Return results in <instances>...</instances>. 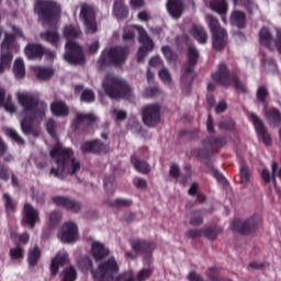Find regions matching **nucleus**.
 <instances>
[{"label":"nucleus","instance_id":"nucleus-3","mask_svg":"<svg viewBox=\"0 0 281 281\" xmlns=\"http://www.w3.org/2000/svg\"><path fill=\"white\" fill-rule=\"evenodd\" d=\"M64 36L67 38L65 60L70 65H82L85 63V55H82V48L76 42L69 41V38H76L80 36V27L72 24L66 25L64 29Z\"/></svg>","mask_w":281,"mask_h":281},{"label":"nucleus","instance_id":"nucleus-42","mask_svg":"<svg viewBox=\"0 0 281 281\" xmlns=\"http://www.w3.org/2000/svg\"><path fill=\"white\" fill-rule=\"evenodd\" d=\"M77 274L74 267H69L64 270L61 281H76Z\"/></svg>","mask_w":281,"mask_h":281},{"label":"nucleus","instance_id":"nucleus-25","mask_svg":"<svg viewBox=\"0 0 281 281\" xmlns=\"http://www.w3.org/2000/svg\"><path fill=\"white\" fill-rule=\"evenodd\" d=\"M210 8L213 12H217V14L222 15L223 23H227V19H225V14H227V3L225 0H213L210 3Z\"/></svg>","mask_w":281,"mask_h":281},{"label":"nucleus","instance_id":"nucleus-40","mask_svg":"<svg viewBox=\"0 0 281 281\" xmlns=\"http://www.w3.org/2000/svg\"><path fill=\"white\" fill-rule=\"evenodd\" d=\"M266 117L270 124H280L281 122V114L280 111L277 109H272L270 112L266 113Z\"/></svg>","mask_w":281,"mask_h":281},{"label":"nucleus","instance_id":"nucleus-2","mask_svg":"<svg viewBox=\"0 0 281 281\" xmlns=\"http://www.w3.org/2000/svg\"><path fill=\"white\" fill-rule=\"evenodd\" d=\"M120 273V266L115 258H110L105 262L100 263L97 270H92V277L95 281H135L133 271H127L115 277Z\"/></svg>","mask_w":281,"mask_h":281},{"label":"nucleus","instance_id":"nucleus-22","mask_svg":"<svg viewBox=\"0 0 281 281\" xmlns=\"http://www.w3.org/2000/svg\"><path fill=\"white\" fill-rule=\"evenodd\" d=\"M0 106L8 113H14L16 111V106L12 102V95L5 92V89L0 88Z\"/></svg>","mask_w":281,"mask_h":281},{"label":"nucleus","instance_id":"nucleus-37","mask_svg":"<svg viewBox=\"0 0 281 281\" xmlns=\"http://www.w3.org/2000/svg\"><path fill=\"white\" fill-rule=\"evenodd\" d=\"M239 177H240V183L243 186H247L249 181H251V173L249 172V168L245 165H241L239 168Z\"/></svg>","mask_w":281,"mask_h":281},{"label":"nucleus","instance_id":"nucleus-52","mask_svg":"<svg viewBox=\"0 0 281 281\" xmlns=\"http://www.w3.org/2000/svg\"><path fill=\"white\" fill-rule=\"evenodd\" d=\"M21 126L25 135H30V133H32V120L24 119L21 122Z\"/></svg>","mask_w":281,"mask_h":281},{"label":"nucleus","instance_id":"nucleus-51","mask_svg":"<svg viewBox=\"0 0 281 281\" xmlns=\"http://www.w3.org/2000/svg\"><path fill=\"white\" fill-rule=\"evenodd\" d=\"M82 102H93L95 94L91 90H85L81 94Z\"/></svg>","mask_w":281,"mask_h":281},{"label":"nucleus","instance_id":"nucleus-38","mask_svg":"<svg viewBox=\"0 0 281 281\" xmlns=\"http://www.w3.org/2000/svg\"><path fill=\"white\" fill-rule=\"evenodd\" d=\"M205 21L211 30V33L214 34V32H220V30H224L221 27V24L218 23V20L212 15H206Z\"/></svg>","mask_w":281,"mask_h":281},{"label":"nucleus","instance_id":"nucleus-6","mask_svg":"<svg viewBox=\"0 0 281 281\" xmlns=\"http://www.w3.org/2000/svg\"><path fill=\"white\" fill-rule=\"evenodd\" d=\"M135 31H138V41L142 44L140 48L138 49L137 60L138 63H142V60L146 58L148 52H153V49L155 48V43H153V40H150L148 33H146V30L137 25H131L125 27L123 33V40L133 41V38H135Z\"/></svg>","mask_w":281,"mask_h":281},{"label":"nucleus","instance_id":"nucleus-46","mask_svg":"<svg viewBox=\"0 0 281 281\" xmlns=\"http://www.w3.org/2000/svg\"><path fill=\"white\" fill-rule=\"evenodd\" d=\"M203 146H204L203 148L201 147L193 148L191 150L192 157H204V155H206L207 153V149L210 148V145H205L204 143Z\"/></svg>","mask_w":281,"mask_h":281},{"label":"nucleus","instance_id":"nucleus-64","mask_svg":"<svg viewBox=\"0 0 281 281\" xmlns=\"http://www.w3.org/2000/svg\"><path fill=\"white\" fill-rule=\"evenodd\" d=\"M149 65L150 67H161V58L160 57H153L150 60H149Z\"/></svg>","mask_w":281,"mask_h":281},{"label":"nucleus","instance_id":"nucleus-17","mask_svg":"<svg viewBox=\"0 0 281 281\" xmlns=\"http://www.w3.org/2000/svg\"><path fill=\"white\" fill-rule=\"evenodd\" d=\"M250 121L252 122L259 139H261V142L266 145V146H271V135H269V133L267 132V128H265V124L262 123V121H260V119L258 117V115L256 114H250Z\"/></svg>","mask_w":281,"mask_h":281},{"label":"nucleus","instance_id":"nucleus-32","mask_svg":"<svg viewBox=\"0 0 281 281\" xmlns=\"http://www.w3.org/2000/svg\"><path fill=\"white\" fill-rule=\"evenodd\" d=\"M41 38L54 45V47H58L60 45V35L56 31H48L41 34Z\"/></svg>","mask_w":281,"mask_h":281},{"label":"nucleus","instance_id":"nucleus-55","mask_svg":"<svg viewBox=\"0 0 281 281\" xmlns=\"http://www.w3.org/2000/svg\"><path fill=\"white\" fill-rule=\"evenodd\" d=\"M203 236V229H192L186 233L187 238H201Z\"/></svg>","mask_w":281,"mask_h":281},{"label":"nucleus","instance_id":"nucleus-56","mask_svg":"<svg viewBox=\"0 0 281 281\" xmlns=\"http://www.w3.org/2000/svg\"><path fill=\"white\" fill-rule=\"evenodd\" d=\"M134 186L135 188H137L138 190H146V188L148 187V182L145 179L142 178H136L134 180Z\"/></svg>","mask_w":281,"mask_h":281},{"label":"nucleus","instance_id":"nucleus-33","mask_svg":"<svg viewBox=\"0 0 281 281\" xmlns=\"http://www.w3.org/2000/svg\"><path fill=\"white\" fill-rule=\"evenodd\" d=\"M27 260L30 267H36L38 265V260H41V248L38 246L29 249Z\"/></svg>","mask_w":281,"mask_h":281},{"label":"nucleus","instance_id":"nucleus-11","mask_svg":"<svg viewBox=\"0 0 281 281\" xmlns=\"http://www.w3.org/2000/svg\"><path fill=\"white\" fill-rule=\"evenodd\" d=\"M57 238L66 245L76 243L78 240V225L74 222H66L60 227Z\"/></svg>","mask_w":281,"mask_h":281},{"label":"nucleus","instance_id":"nucleus-61","mask_svg":"<svg viewBox=\"0 0 281 281\" xmlns=\"http://www.w3.org/2000/svg\"><path fill=\"white\" fill-rule=\"evenodd\" d=\"M18 238H19V243H22V245H27V243H30V234L27 233H23L19 235Z\"/></svg>","mask_w":281,"mask_h":281},{"label":"nucleus","instance_id":"nucleus-49","mask_svg":"<svg viewBox=\"0 0 281 281\" xmlns=\"http://www.w3.org/2000/svg\"><path fill=\"white\" fill-rule=\"evenodd\" d=\"M4 205L7 207V212H14V207H16V203L12 201V198L8 195V193L3 194Z\"/></svg>","mask_w":281,"mask_h":281},{"label":"nucleus","instance_id":"nucleus-45","mask_svg":"<svg viewBox=\"0 0 281 281\" xmlns=\"http://www.w3.org/2000/svg\"><path fill=\"white\" fill-rule=\"evenodd\" d=\"M4 133L5 135H8V137H11V139H14V142H16L18 144H25V142L23 140V138H21L16 131L12 128H5Z\"/></svg>","mask_w":281,"mask_h":281},{"label":"nucleus","instance_id":"nucleus-31","mask_svg":"<svg viewBox=\"0 0 281 281\" xmlns=\"http://www.w3.org/2000/svg\"><path fill=\"white\" fill-rule=\"evenodd\" d=\"M131 161L137 172H140L142 175H148V172H150V166L148 162L140 160L135 156L131 158Z\"/></svg>","mask_w":281,"mask_h":281},{"label":"nucleus","instance_id":"nucleus-62","mask_svg":"<svg viewBox=\"0 0 281 281\" xmlns=\"http://www.w3.org/2000/svg\"><path fill=\"white\" fill-rule=\"evenodd\" d=\"M227 110V103H225V101L220 102L216 106H215V113H223L224 111Z\"/></svg>","mask_w":281,"mask_h":281},{"label":"nucleus","instance_id":"nucleus-24","mask_svg":"<svg viewBox=\"0 0 281 281\" xmlns=\"http://www.w3.org/2000/svg\"><path fill=\"white\" fill-rule=\"evenodd\" d=\"M271 168H272V176H271V173H269V170L263 169L261 171V179H263V181H266V183H271V181H272L273 184L276 186V177L281 179V168L278 167L277 162H272Z\"/></svg>","mask_w":281,"mask_h":281},{"label":"nucleus","instance_id":"nucleus-13","mask_svg":"<svg viewBox=\"0 0 281 281\" xmlns=\"http://www.w3.org/2000/svg\"><path fill=\"white\" fill-rule=\"evenodd\" d=\"M262 223V218L258 215L248 218L247 221L235 220L231 226L234 232H239V234H249L254 232L258 225Z\"/></svg>","mask_w":281,"mask_h":281},{"label":"nucleus","instance_id":"nucleus-5","mask_svg":"<svg viewBox=\"0 0 281 281\" xmlns=\"http://www.w3.org/2000/svg\"><path fill=\"white\" fill-rule=\"evenodd\" d=\"M16 100L24 109L25 115H33L36 120H43L47 111V103L38 101L26 91L16 92Z\"/></svg>","mask_w":281,"mask_h":281},{"label":"nucleus","instance_id":"nucleus-15","mask_svg":"<svg viewBox=\"0 0 281 281\" xmlns=\"http://www.w3.org/2000/svg\"><path fill=\"white\" fill-rule=\"evenodd\" d=\"M161 108L157 104L147 105L143 112V122L146 126L153 127L159 124Z\"/></svg>","mask_w":281,"mask_h":281},{"label":"nucleus","instance_id":"nucleus-29","mask_svg":"<svg viewBox=\"0 0 281 281\" xmlns=\"http://www.w3.org/2000/svg\"><path fill=\"white\" fill-rule=\"evenodd\" d=\"M83 153H102L104 151V145L100 140L86 142L81 146Z\"/></svg>","mask_w":281,"mask_h":281},{"label":"nucleus","instance_id":"nucleus-50","mask_svg":"<svg viewBox=\"0 0 281 281\" xmlns=\"http://www.w3.org/2000/svg\"><path fill=\"white\" fill-rule=\"evenodd\" d=\"M267 88L260 87L257 91V98L263 104V109H267V101H265V98H267Z\"/></svg>","mask_w":281,"mask_h":281},{"label":"nucleus","instance_id":"nucleus-63","mask_svg":"<svg viewBox=\"0 0 281 281\" xmlns=\"http://www.w3.org/2000/svg\"><path fill=\"white\" fill-rule=\"evenodd\" d=\"M132 248L134 249V251H142V249H144V243L139 240H134L132 243Z\"/></svg>","mask_w":281,"mask_h":281},{"label":"nucleus","instance_id":"nucleus-9","mask_svg":"<svg viewBox=\"0 0 281 281\" xmlns=\"http://www.w3.org/2000/svg\"><path fill=\"white\" fill-rule=\"evenodd\" d=\"M213 80L220 82L222 87H229L232 82H234L235 89L237 91H241V93H246L247 87L238 78L229 76V71H227V66L225 64H221L215 74H213Z\"/></svg>","mask_w":281,"mask_h":281},{"label":"nucleus","instance_id":"nucleus-59","mask_svg":"<svg viewBox=\"0 0 281 281\" xmlns=\"http://www.w3.org/2000/svg\"><path fill=\"white\" fill-rule=\"evenodd\" d=\"M181 170L179 169V166L178 165H171L170 167V176L173 177L175 179H177V177H179Z\"/></svg>","mask_w":281,"mask_h":281},{"label":"nucleus","instance_id":"nucleus-57","mask_svg":"<svg viewBox=\"0 0 281 281\" xmlns=\"http://www.w3.org/2000/svg\"><path fill=\"white\" fill-rule=\"evenodd\" d=\"M112 115L116 120H126V112L124 110H112Z\"/></svg>","mask_w":281,"mask_h":281},{"label":"nucleus","instance_id":"nucleus-36","mask_svg":"<svg viewBox=\"0 0 281 281\" xmlns=\"http://www.w3.org/2000/svg\"><path fill=\"white\" fill-rule=\"evenodd\" d=\"M114 16H116V19L122 20V19H126V16H128V10L126 9V7L124 5V3L122 2H115L114 3V11H113Z\"/></svg>","mask_w":281,"mask_h":281},{"label":"nucleus","instance_id":"nucleus-47","mask_svg":"<svg viewBox=\"0 0 281 281\" xmlns=\"http://www.w3.org/2000/svg\"><path fill=\"white\" fill-rule=\"evenodd\" d=\"M191 225H201L203 223V215L201 212H193L189 215Z\"/></svg>","mask_w":281,"mask_h":281},{"label":"nucleus","instance_id":"nucleus-27","mask_svg":"<svg viewBox=\"0 0 281 281\" xmlns=\"http://www.w3.org/2000/svg\"><path fill=\"white\" fill-rule=\"evenodd\" d=\"M50 111L53 115H57L58 117H65V115H69V108L63 101H55L50 104Z\"/></svg>","mask_w":281,"mask_h":281},{"label":"nucleus","instance_id":"nucleus-30","mask_svg":"<svg viewBox=\"0 0 281 281\" xmlns=\"http://www.w3.org/2000/svg\"><path fill=\"white\" fill-rule=\"evenodd\" d=\"M191 35L201 45H205V43H207V32L203 26H193L191 29Z\"/></svg>","mask_w":281,"mask_h":281},{"label":"nucleus","instance_id":"nucleus-20","mask_svg":"<svg viewBox=\"0 0 281 281\" xmlns=\"http://www.w3.org/2000/svg\"><path fill=\"white\" fill-rule=\"evenodd\" d=\"M213 36V47L217 49V52H221V49H225V46L227 45V31L225 29H222L217 32L212 33Z\"/></svg>","mask_w":281,"mask_h":281},{"label":"nucleus","instance_id":"nucleus-14","mask_svg":"<svg viewBox=\"0 0 281 281\" xmlns=\"http://www.w3.org/2000/svg\"><path fill=\"white\" fill-rule=\"evenodd\" d=\"M259 41L261 45H265V47H268V49L277 48L279 54H281V31H277V41H276L271 35V31H269V29L267 27H263L259 32Z\"/></svg>","mask_w":281,"mask_h":281},{"label":"nucleus","instance_id":"nucleus-41","mask_svg":"<svg viewBox=\"0 0 281 281\" xmlns=\"http://www.w3.org/2000/svg\"><path fill=\"white\" fill-rule=\"evenodd\" d=\"M10 256L12 260H23L25 256V249L22 246H16L10 249Z\"/></svg>","mask_w":281,"mask_h":281},{"label":"nucleus","instance_id":"nucleus-35","mask_svg":"<svg viewBox=\"0 0 281 281\" xmlns=\"http://www.w3.org/2000/svg\"><path fill=\"white\" fill-rule=\"evenodd\" d=\"M232 25H236V27H245V13L240 11H234L231 15Z\"/></svg>","mask_w":281,"mask_h":281},{"label":"nucleus","instance_id":"nucleus-12","mask_svg":"<svg viewBox=\"0 0 281 281\" xmlns=\"http://www.w3.org/2000/svg\"><path fill=\"white\" fill-rule=\"evenodd\" d=\"M80 19L83 21L86 25L87 34H94L98 32V25L95 24V9L89 4H82Z\"/></svg>","mask_w":281,"mask_h":281},{"label":"nucleus","instance_id":"nucleus-43","mask_svg":"<svg viewBox=\"0 0 281 281\" xmlns=\"http://www.w3.org/2000/svg\"><path fill=\"white\" fill-rule=\"evenodd\" d=\"M218 234H221V229H218V228L203 229V236H205V238H209V240H215L216 236H218Z\"/></svg>","mask_w":281,"mask_h":281},{"label":"nucleus","instance_id":"nucleus-48","mask_svg":"<svg viewBox=\"0 0 281 281\" xmlns=\"http://www.w3.org/2000/svg\"><path fill=\"white\" fill-rule=\"evenodd\" d=\"M159 78L165 85H172V78L170 77V72L168 71V69L162 68L159 71Z\"/></svg>","mask_w":281,"mask_h":281},{"label":"nucleus","instance_id":"nucleus-54","mask_svg":"<svg viewBox=\"0 0 281 281\" xmlns=\"http://www.w3.org/2000/svg\"><path fill=\"white\" fill-rule=\"evenodd\" d=\"M114 207H128L132 205L131 200H124V199H116L114 200L113 204Z\"/></svg>","mask_w":281,"mask_h":281},{"label":"nucleus","instance_id":"nucleus-23","mask_svg":"<svg viewBox=\"0 0 281 281\" xmlns=\"http://www.w3.org/2000/svg\"><path fill=\"white\" fill-rule=\"evenodd\" d=\"M167 10L172 19H179L183 14V3L181 0H169Z\"/></svg>","mask_w":281,"mask_h":281},{"label":"nucleus","instance_id":"nucleus-60","mask_svg":"<svg viewBox=\"0 0 281 281\" xmlns=\"http://www.w3.org/2000/svg\"><path fill=\"white\" fill-rule=\"evenodd\" d=\"M9 175H8V169H5V167H3V165H0V179L2 181H8L9 179Z\"/></svg>","mask_w":281,"mask_h":281},{"label":"nucleus","instance_id":"nucleus-53","mask_svg":"<svg viewBox=\"0 0 281 281\" xmlns=\"http://www.w3.org/2000/svg\"><path fill=\"white\" fill-rule=\"evenodd\" d=\"M150 273H153V270L150 269H143L138 272L136 280L137 281H144V280H148V278H150Z\"/></svg>","mask_w":281,"mask_h":281},{"label":"nucleus","instance_id":"nucleus-4","mask_svg":"<svg viewBox=\"0 0 281 281\" xmlns=\"http://www.w3.org/2000/svg\"><path fill=\"white\" fill-rule=\"evenodd\" d=\"M103 88L106 95L112 100H120V98L131 100V98H133L131 86L119 77L112 75L106 76L103 81Z\"/></svg>","mask_w":281,"mask_h":281},{"label":"nucleus","instance_id":"nucleus-18","mask_svg":"<svg viewBox=\"0 0 281 281\" xmlns=\"http://www.w3.org/2000/svg\"><path fill=\"white\" fill-rule=\"evenodd\" d=\"M52 201H53V203H55V205L65 207L66 210H69L70 212H80V210H81L80 203L76 202L74 200H69V198L54 196L52 199Z\"/></svg>","mask_w":281,"mask_h":281},{"label":"nucleus","instance_id":"nucleus-7","mask_svg":"<svg viewBox=\"0 0 281 281\" xmlns=\"http://www.w3.org/2000/svg\"><path fill=\"white\" fill-rule=\"evenodd\" d=\"M35 12L43 25H47L60 16V5L52 1H38L35 3Z\"/></svg>","mask_w":281,"mask_h":281},{"label":"nucleus","instance_id":"nucleus-8","mask_svg":"<svg viewBox=\"0 0 281 281\" xmlns=\"http://www.w3.org/2000/svg\"><path fill=\"white\" fill-rule=\"evenodd\" d=\"M12 49H19V46L14 45V35L7 33L1 45L0 76L5 74L12 65Z\"/></svg>","mask_w":281,"mask_h":281},{"label":"nucleus","instance_id":"nucleus-21","mask_svg":"<svg viewBox=\"0 0 281 281\" xmlns=\"http://www.w3.org/2000/svg\"><path fill=\"white\" fill-rule=\"evenodd\" d=\"M24 54L29 60H34L36 58H42L45 50L41 44H29L24 49Z\"/></svg>","mask_w":281,"mask_h":281},{"label":"nucleus","instance_id":"nucleus-10","mask_svg":"<svg viewBox=\"0 0 281 281\" xmlns=\"http://www.w3.org/2000/svg\"><path fill=\"white\" fill-rule=\"evenodd\" d=\"M127 56H128V48L114 47V48L105 49L102 53L99 63L101 65H111V63L113 65H122V63L126 60Z\"/></svg>","mask_w":281,"mask_h":281},{"label":"nucleus","instance_id":"nucleus-16","mask_svg":"<svg viewBox=\"0 0 281 281\" xmlns=\"http://www.w3.org/2000/svg\"><path fill=\"white\" fill-rule=\"evenodd\" d=\"M38 221H41L38 217V211L30 203H26L23 209L22 225H29L31 229H34V226Z\"/></svg>","mask_w":281,"mask_h":281},{"label":"nucleus","instance_id":"nucleus-1","mask_svg":"<svg viewBox=\"0 0 281 281\" xmlns=\"http://www.w3.org/2000/svg\"><path fill=\"white\" fill-rule=\"evenodd\" d=\"M53 161L57 164V169L52 168L50 175L53 177H67V175H76L80 170V161L74 156V149L56 144L50 150Z\"/></svg>","mask_w":281,"mask_h":281},{"label":"nucleus","instance_id":"nucleus-58","mask_svg":"<svg viewBox=\"0 0 281 281\" xmlns=\"http://www.w3.org/2000/svg\"><path fill=\"white\" fill-rule=\"evenodd\" d=\"M162 54L167 58V60H175V54L168 46L162 47Z\"/></svg>","mask_w":281,"mask_h":281},{"label":"nucleus","instance_id":"nucleus-44","mask_svg":"<svg viewBox=\"0 0 281 281\" xmlns=\"http://www.w3.org/2000/svg\"><path fill=\"white\" fill-rule=\"evenodd\" d=\"M98 120L95 115L93 114H82L78 113L77 114V122H85L86 124H91V122H95Z\"/></svg>","mask_w":281,"mask_h":281},{"label":"nucleus","instance_id":"nucleus-19","mask_svg":"<svg viewBox=\"0 0 281 281\" xmlns=\"http://www.w3.org/2000/svg\"><path fill=\"white\" fill-rule=\"evenodd\" d=\"M69 262V255L65 251H59L56 257L52 260L50 273L52 276L58 274V268L65 267Z\"/></svg>","mask_w":281,"mask_h":281},{"label":"nucleus","instance_id":"nucleus-28","mask_svg":"<svg viewBox=\"0 0 281 281\" xmlns=\"http://www.w3.org/2000/svg\"><path fill=\"white\" fill-rule=\"evenodd\" d=\"M32 71L35 74L37 80H48L54 76V69L44 68L41 66H33Z\"/></svg>","mask_w":281,"mask_h":281},{"label":"nucleus","instance_id":"nucleus-26","mask_svg":"<svg viewBox=\"0 0 281 281\" xmlns=\"http://www.w3.org/2000/svg\"><path fill=\"white\" fill-rule=\"evenodd\" d=\"M91 251L95 260H102V258L109 256V249L100 241L92 243Z\"/></svg>","mask_w":281,"mask_h":281},{"label":"nucleus","instance_id":"nucleus-34","mask_svg":"<svg viewBox=\"0 0 281 281\" xmlns=\"http://www.w3.org/2000/svg\"><path fill=\"white\" fill-rule=\"evenodd\" d=\"M13 74L15 78H25V64L23 59L16 58L13 64Z\"/></svg>","mask_w":281,"mask_h":281},{"label":"nucleus","instance_id":"nucleus-39","mask_svg":"<svg viewBox=\"0 0 281 281\" xmlns=\"http://www.w3.org/2000/svg\"><path fill=\"white\" fill-rule=\"evenodd\" d=\"M196 60H199V52L194 47H189V65L190 67L187 68V74L192 71L193 65H196Z\"/></svg>","mask_w":281,"mask_h":281}]
</instances>
